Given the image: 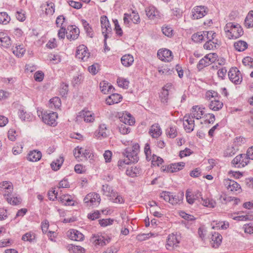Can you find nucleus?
<instances>
[{
    "mask_svg": "<svg viewBox=\"0 0 253 253\" xmlns=\"http://www.w3.org/2000/svg\"><path fill=\"white\" fill-rule=\"evenodd\" d=\"M204 31L199 32L192 36V40L195 42H201L203 41L205 36H204Z\"/></svg>",
    "mask_w": 253,
    "mask_h": 253,
    "instance_id": "nucleus-48",
    "label": "nucleus"
},
{
    "mask_svg": "<svg viewBox=\"0 0 253 253\" xmlns=\"http://www.w3.org/2000/svg\"><path fill=\"white\" fill-rule=\"evenodd\" d=\"M245 25L248 28L253 27V10L250 11L247 15Z\"/></svg>",
    "mask_w": 253,
    "mask_h": 253,
    "instance_id": "nucleus-43",
    "label": "nucleus"
},
{
    "mask_svg": "<svg viewBox=\"0 0 253 253\" xmlns=\"http://www.w3.org/2000/svg\"><path fill=\"white\" fill-rule=\"evenodd\" d=\"M162 129L158 124L152 125L149 130V134L153 138H157L162 135Z\"/></svg>",
    "mask_w": 253,
    "mask_h": 253,
    "instance_id": "nucleus-20",
    "label": "nucleus"
},
{
    "mask_svg": "<svg viewBox=\"0 0 253 253\" xmlns=\"http://www.w3.org/2000/svg\"><path fill=\"white\" fill-rule=\"evenodd\" d=\"M5 200L8 204L12 206L18 205L21 204L22 202L21 197L17 195L16 194H12V196H10L9 197L6 198Z\"/></svg>",
    "mask_w": 253,
    "mask_h": 253,
    "instance_id": "nucleus-32",
    "label": "nucleus"
},
{
    "mask_svg": "<svg viewBox=\"0 0 253 253\" xmlns=\"http://www.w3.org/2000/svg\"><path fill=\"white\" fill-rule=\"evenodd\" d=\"M234 46L237 51L241 52L245 50L248 48V44L247 42L240 40L235 42Z\"/></svg>",
    "mask_w": 253,
    "mask_h": 253,
    "instance_id": "nucleus-39",
    "label": "nucleus"
},
{
    "mask_svg": "<svg viewBox=\"0 0 253 253\" xmlns=\"http://www.w3.org/2000/svg\"><path fill=\"white\" fill-rule=\"evenodd\" d=\"M57 118V113L52 112L49 113H44L42 119L45 124L50 126H55L57 125L56 119Z\"/></svg>",
    "mask_w": 253,
    "mask_h": 253,
    "instance_id": "nucleus-11",
    "label": "nucleus"
},
{
    "mask_svg": "<svg viewBox=\"0 0 253 253\" xmlns=\"http://www.w3.org/2000/svg\"><path fill=\"white\" fill-rule=\"evenodd\" d=\"M206 7L204 6H197L195 7L192 11V19H198L205 16L207 14Z\"/></svg>",
    "mask_w": 253,
    "mask_h": 253,
    "instance_id": "nucleus-17",
    "label": "nucleus"
},
{
    "mask_svg": "<svg viewBox=\"0 0 253 253\" xmlns=\"http://www.w3.org/2000/svg\"><path fill=\"white\" fill-rule=\"evenodd\" d=\"M13 190V185L10 181H4L0 182V193L1 194L4 199L12 196Z\"/></svg>",
    "mask_w": 253,
    "mask_h": 253,
    "instance_id": "nucleus-7",
    "label": "nucleus"
},
{
    "mask_svg": "<svg viewBox=\"0 0 253 253\" xmlns=\"http://www.w3.org/2000/svg\"><path fill=\"white\" fill-rule=\"evenodd\" d=\"M101 201L100 195L95 192L87 194L84 199V203L87 206L95 207L98 206Z\"/></svg>",
    "mask_w": 253,
    "mask_h": 253,
    "instance_id": "nucleus-5",
    "label": "nucleus"
},
{
    "mask_svg": "<svg viewBox=\"0 0 253 253\" xmlns=\"http://www.w3.org/2000/svg\"><path fill=\"white\" fill-rule=\"evenodd\" d=\"M90 56L87 47L84 44L80 45L77 49L76 56L84 61H87Z\"/></svg>",
    "mask_w": 253,
    "mask_h": 253,
    "instance_id": "nucleus-9",
    "label": "nucleus"
},
{
    "mask_svg": "<svg viewBox=\"0 0 253 253\" xmlns=\"http://www.w3.org/2000/svg\"><path fill=\"white\" fill-rule=\"evenodd\" d=\"M82 22L87 35L90 38H92L93 37V32L89 23L85 20H82Z\"/></svg>",
    "mask_w": 253,
    "mask_h": 253,
    "instance_id": "nucleus-45",
    "label": "nucleus"
},
{
    "mask_svg": "<svg viewBox=\"0 0 253 253\" xmlns=\"http://www.w3.org/2000/svg\"><path fill=\"white\" fill-rule=\"evenodd\" d=\"M183 199V196L172 193V196L170 197V204L174 205L179 203Z\"/></svg>",
    "mask_w": 253,
    "mask_h": 253,
    "instance_id": "nucleus-51",
    "label": "nucleus"
},
{
    "mask_svg": "<svg viewBox=\"0 0 253 253\" xmlns=\"http://www.w3.org/2000/svg\"><path fill=\"white\" fill-rule=\"evenodd\" d=\"M58 199L64 206H74L75 204L72 196L69 194H63Z\"/></svg>",
    "mask_w": 253,
    "mask_h": 253,
    "instance_id": "nucleus-21",
    "label": "nucleus"
},
{
    "mask_svg": "<svg viewBox=\"0 0 253 253\" xmlns=\"http://www.w3.org/2000/svg\"><path fill=\"white\" fill-rule=\"evenodd\" d=\"M102 190L103 192V194L107 196L110 197L111 195H112V193L114 192L112 189L111 186L108 184H105L102 185Z\"/></svg>",
    "mask_w": 253,
    "mask_h": 253,
    "instance_id": "nucleus-60",
    "label": "nucleus"
},
{
    "mask_svg": "<svg viewBox=\"0 0 253 253\" xmlns=\"http://www.w3.org/2000/svg\"><path fill=\"white\" fill-rule=\"evenodd\" d=\"M42 156V154L41 151L33 150L28 153L27 159L29 161L37 162L41 159Z\"/></svg>",
    "mask_w": 253,
    "mask_h": 253,
    "instance_id": "nucleus-30",
    "label": "nucleus"
},
{
    "mask_svg": "<svg viewBox=\"0 0 253 253\" xmlns=\"http://www.w3.org/2000/svg\"><path fill=\"white\" fill-rule=\"evenodd\" d=\"M142 170L139 166L131 167L128 168L126 170V175L131 177H134L140 174Z\"/></svg>",
    "mask_w": 253,
    "mask_h": 253,
    "instance_id": "nucleus-25",
    "label": "nucleus"
},
{
    "mask_svg": "<svg viewBox=\"0 0 253 253\" xmlns=\"http://www.w3.org/2000/svg\"><path fill=\"white\" fill-rule=\"evenodd\" d=\"M203 201V205L208 208H214L215 205V202L209 198L203 199L201 198Z\"/></svg>",
    "mask_w": 253,
    "mask_h": 253,
    "instance_id": "nucleus-52",
    "label": "nucleus"
},
{
    "mask_svg": "<svg viewBox=\"0 0 253 253\" xmlns=\"http://www.w3.org/2000/svg\"><path fill=\"white\" fill-rule=\"evenodd\" d=\"M93 113L90 111H82L79 113L78 117L83 118L86 123H92L94 121Z\"/></svg>",
    "mask_w": 253,
    "mask_h": 253,
    "instance_id": "nucleus-26",
    "label": "nucleus"
},
{
    "mask_svg": "<svg viewBox=\"0 0 253 253\" xmlns=\"http://www.w3.org/2000/svg\"><path fill=\"white\" fill-rule=\"evenodd\" d=\"M223 106L222 102L218 99L211 100L209 104V108L213 111H218L221 110Z\"/></svg>",
    "mask_w": 253,
    "mask_h": 253,
    "instance_id": "nucleus-31",
    "label": "nucleus"
},
{
    "mask_svg": "<svg viewBox=\"0 0 253 253\" xmlns=\"http://www.w3.org/2000/svg\"><path fill=\"white\" fill-rule=\"evenodd\" d=\"M163 33L168 37H171L173 35V31L170 26L167 25L162 28Z\"/></svg>",
    "mask_w": 253,
    "mask_h": 253,
    "instance_id": "nucleus-54",
    "label": "nucleus"
},
{
    "mask_svg": "<svg viewBox=\"0 0 253 253\" xmlns=\"http://www.w3.org/2000/svg\"><path fill=\"white\" fill-rule=\"evenodd\" d=\"M250 162V160L246 154L237 155L232 161V164L235 168H241L247 166Z\"/></svg>",
    "mask_w": 253,
    "mask_h": 253,
    "instance_id": "nucleus-8",
    "label": "nucleus"
},
{
    "mask_svg": "<svg viewBox=\"0 0 253 253\" xmlns=\"http://www.w3.org/2000/svg\"><path fill=\"white\" fill-rule=\"evenodd\" d=\"M199 196H201V193L197 192L196 194L194 195L191 191L188 189L186 192V198L187 202L190 204H193L196 199L199 198Z\"/></svg>",
    "mask_w": 253,
    "mask_h": 253,
    "instance_id": "nucleus-37",
    "label": "nucleus"
},
{
    "mask_svg": "<svg viewBox=\"0 0 253 253\" xmlns=\"http://www.w3.org/2000/svg\"><path fill=\"white\" fill-rule=\"evenodd\" d=\"M121 61L123 66L128 67L132 65L134 62V58L130 54H125L121 57Z\"/></svg>",
    "mask_w": 253,
    "mask_h": 253,
    "instance_id": "nucleus-28",
    "label": "nucleus"
},
{
    "mask_svg": "<svg viewBox=\"0 0 253 253\" xmlns=\"http://www.w3.org/2000/svg\"><path fill=\"white\" fill-rule=\"evenodd\" d=\"M204 108L199 107L198 106H194L192 108L191 114L189 115L193 119H200L204 114Z\"/></svg>",
    "mask_w": 253,
    "mask_h": 253,
    "instance_id": "nucleus-22",
    "label": "nucleus"
},
{
    "mask_svg": "<svg viewBox=\"0 0 253 253\" xmlns=\"http://www.w3.org/2000/svg\"><path fill=\"white\" fill-rule=\"evenodd\" d=\"M184 166L185 163L184 162H179L171 164L166 167H163L161 169L163 171L172 173L181 170Z\"/></svg>",
    "mask_w": 253,
    "mask_h": 253,
    "instance_id": "nucleus-14",
    "label": "nucleus"
},
{
    "mask_svg": "<svg viewBox=\"0 0 253 253\" xmlns=\"http://www.w3.org/2000/svg\"><path fill=\"white\" fill-rule=\"evenodd\" d=\"M82 156L86 159H92L93 158V154L92 151L90 149H84L83 148Z\"/></svg>",
    "mask_w": 253,
    "mask_h": 253,
    "instance_id": "nucleus-61",
    "label": "nucleus"
},
{
    "mask_svg": "<svg viewBox=\"0 0 253 253\" xmlns=\"http://www.w3.org/2000/svg\"><path fill=\"white\" fill-rule=\"evenodd\" d=\"M224 183L229 191L239 193L242 191L240 185L233 180L226 179L224 181Z\"/></svg>",
    "mask_w": 253,
    "mask_h": 253,
    "instance_id": "nucleus-12",
    "label": "nucleus"
},
{
    "mask_svg": "<svg viewBox=\"0 0 253 253\" xmlns=\"http://www.w3.org/2000/svg\"><path fill=\"white\" fill-rule=\"evenodd\" d=\"M22 240L30 243L34 242L36 240V235L33 232H28L22 236Z\"/></svg>",
    "mask_w": 253,
    "mask_h": 253,
    "instance_id": "nucleus-44",
    "label": "nucleus"
},
{
    "mask_svg": "<svg viewBox=\"0 0 253 253\" xmlns=\"http://www.w3.org/2000/svg\"><path fill=\"white\" fill-rule=\"evenodd\" d=\"M222 237L217 232L212 233L211 237V244L213 248H217L221 244Z\"/></svg>",
    "mask_w": 253,
    "mask_h": 253,
    "instance_id": "nucleus-27",
    "label": "nucleus"
},
{
    "mask_svg": "<svg viewBox=\"0 0 253 253\" xmlns=\"http://www.w3.org/2000/svg\"><path fill=\"white\" fill-rule=\"evenodd\" d=\"M66 248L70 253H84L85 252L84 248L73 244H68L66 246Z\"/></svg>",
    "mask_w": 253,
    "mask_h": 253,
    "instance_id": "nucleus-34",
    "label": "nucleus"
},
{
    "mask_svg": "<svg viewBox=\"0 0 253 253\" xmlns=\"http://www.w3.org/2000/svg\"><path fill=\"white\" fill-rule=\"evenodd\" d=\"M19 118L22 121L25 122H31L34 120V117L32 114L27 113L23 110H19L18 112Z\"/></svg>",
    "mask_w": 253,
    "mask_h": 253,
    "instance_id": "nucleus-29",
    "label": "nucleus"
},
{
    "mask_svg": "<svg viewBox=\"0 0 253 253\" xmlns=\"http://www.w3.org/2000/svg\"><path fill=\"white\" fill-rule=\"evenodd\" d=\"M157 56L159 59L164 62H170L173 59L172 52L166 48L160 49L158 51Z\"/></svg>",
    "mask_w": 253,
    "mask_h": 253,
    "instance_id": "nucleus-13",
    "label": "nucleus"
},
{
    "mask_svg": "<svg viewBox=\"0 0 253 253\" xmlns=\"http://www.w3.org/2000/svg\"><path fill=\"white\" fill-rule=\"evenodd\" d=\"M117 83L119 86L124 88H127L129 83L127 80L121 78L117 79Z\"/></svg>",
    "mask_w": 253,
    "mask_h": 253,
    "instance_id": "nucleus-57",
    "label": "nucleus"
},
{
    "mask_svg": "<svg viewBox=\"0 0 253 253\" xmlns=\"http://www.w3.org/2000/svg\"><path fill=\"white\" fill-rule=\"evenodd\" d=\"M110 200L115 203L124 204L125 200L124 198L118 193L114 192L112 193V195L110 196Z\"/></svg>",
    "mask_w": 253,
    "mask_h": 253,
    "instance_id": "nucleus-40",
    "label": "nucleus"
},
{
    "mask_svg": "<svg viewBox=\"0 0 253 253\" xmlns=\"http://www.w3.org/2000/svg\"><path fill=\"white\" fill-rule=\"evenodd\" d=\"M167 136L170 138H174L177 135V131L176 126H170L166 130Z\"/></svg>",
    "mask_w": 253,
    "mask_h": 253,
    "instance_id": "nucleus-47",
    "label": "nucleus"
},
{
    "mask_svg": "<svg viewBox=\"0 0 253 253\" xmlns=\"http://www.w3.org/2000/svg\"><path fill=\"white\" fill-rule=\"evenodd\" d=\"M114 221V219L111 218L102 219L98 220L99 224L103 227L113 224Z\"/></svg>",
    "mask_w": 253,
    "mask_h": 253,
    "instance_id": "nucleus-56",
    "label": "nucleus"
},
{
    "mask_svg": "<svg viewBox=\"0 0 253 253\" xmlns=\"http://www.w3.org/2000/svg\"><path fill=\"white\" fill-rule=\"evenodd\" d=\"M224 30L229 39H236L243 35L242 27L237 23L229 22L226 24Z\"/></svg>",
    "mask_w": 253,
    "mask_h": 253,
    "instance_id": "nucleus-1",
    "label": "nucleus"
},
{
    "mask_svg": "<svg viewBox=\"0 0 253 253\" xmlns=\"http://www.w3.org/2000/svg\"><path fill=\"white\" fill-rule=\"evenodd\" d=\"M180 239V236L177 233L169 234L167 239L166 248L169 250H172L178 246Z\"/></svg>",
    "mask_w": 253,
    "mask_h": 253,
    "instance_id": "nucleus-6",
    "label": "nucleus"
},
{
    "mask_svg": "<svg viewBox=\"0 0 253 253\" xmlns=\"http://www.w3.org/2000/svg\"><path fill=\"white\" fill-rule=\"evenodd\" d=\"M65 19L66 18L63 15L58 16L56 19V24L57 27L66 28V25H64Z\"/></svg>",
    "mask_w": 253,
    "mask_h": 253,
    "instance_id": "nucleus-63",
    "label": "nucleus"
},
{
    "mask_svg": "<svg viewBox=\"0 0 253 253\" xmlns=\"http://www.w3.org/2000/svg\"><path fill=\"white\" fill-rule=\"evenodd\" d=\"M155 234L152 233L139 234L136 236V239L139 241H143L149 239L151 237L154 236Z\"/></svg>",
    "mask_w": 253,
    "mask_h": 253,
    "instance_id": "nucleus-53",
    "label": "nucleus"
},
{
    "mask_svg": "<svg viewBox=\"0 0 253 253\" xmlns=\"http://www.w3.org/2000/svg\"><path fill=\"white\" fill-rule=\"evenodd\" d=\"M11 45V41L9 37L3 32H0V46L7 48Z\"/></svg>",
    "mask_w": 253,
    "mask_h": 253,
    "instance_id": "nucleus-19",
    "label": "nucleus"
},
{
    "mask_svg": "<svg viewBox=\"0 0 253 253\" xmlns=\"http://www.w3.org/2000/svg\"><path fill=\"white\" fill-rule=\"evenodd\" d=\"M132 147L126 148L123 154L124 157L127 158V160L130 164L137 163L139 160L138 153L140 152V146L137 143H133Z\"/></svg>",
    "mask_w": 253,
    "mask_h": 253,
    "instance_id": "nucleus-2",
    "label": "nucleus"
},
{
    "mask_svg": "<svg viewBox=\"0 0 253 253\" xmlns=\"http://www.w3.org/2000/svg\"><path fill=\"white\" fill-rule=\"evenodd\" d=\"M100 212L98 210L94 211L87 214V218L91 220H94L100 217Z\"/></svg>",
    "mask_w": 253,
    "mask_h": 253,
    "instance_id": "nucleus-62",
    "label": "nucleus"
},
{
    "mask_svg": "<svg viewBox=\"0 0 253 253\" xmlns=\"http://www.w3.org/2000/svg\"><path fill=\"white\" fill-rule=\"evenodd\" d=\"M100 23L102 34L105 36V34H108V35H109L110 34H111L112 28L109 20L106 16L103 15L101 17Z\"/></svg>",
    "mask_w": 253,
    "mask_h": 253,
    "instance_id": "nucleus-15",
    "label": "nucleus"
},
{
    "mask_svg": "<svg viewBox=\"0 0 253 253\" xmlns=\"http://www.w3.org/2000/svg\"><path fill=\"white\" fill-rule=\"evenodd\" d=\"M68 236L70 239L76 241H83L84 238V235L81 232L75 229L70 230Z\"/></svg>",
    "mask_w": 253,
    "mask_h": 253,
    "instance_id": "nucleus-23",
    "label": "nucleus"
},
{
    "mask_svg": "<svg viewBox=\"0 0 253 253\" xmlns=\"http://www.w3.org/2000/svg\"><path fill=\"white\" fill-rule=\"evenodd\" d=\"M183 126L186 132L190 133L194 130L195 127L194 121L190 115H186L184 116Z\"/></svg>",
    "mask_w": 253,
    "mask_h": 253,
    "instance_id": "nucleus-16",
    "label": "nucleus"
},
{
    "mask_svg": "<svg viewBox=\"0 0 253 253\" xmlns=\"http://www.w3.org/2000/svg\"><path fill=\"white\" fill-rule=\"evenodd\" d=\"M109 130L105 124H100L98 129L95 132L94 135L98 139L106 138L108 136Z\"/></svg>",
    "mask_w": 253,
    "mask_h": 253,
    "instance_id": "nucleus-18",
    "label": "nucleus"
},
{
    "mask_svg": "<svg viewBox=\"0 0 253 253\" xmlns=\"http://www.w3.org/2000/svg\"><path fill=\"white\" fill-rule=\"evenodd\" d=\"M11 18L5 12H0V24L7 25L10 21Z\"/></svg>",
    "mask_w": 253,
    "mask_h": 253,
    "instance_id": "nucleus-46",
    "label": "nucleus"
},
{
    "mask_svg": "<svg viewBox=\"0 0 253 253\" xmlns=\"http://www.w3.org/2000/svg\"><path fill=\"white\" fill-rule=\"evenodd\" d=\"M211 225L213 229L225 230L229 227V224L227 221H214Z\"/></svg>",
    "mask_w": 253,
    "mask_h": 253,
    "instance_id": "nucleus-36",
    "label": "nucleus"
},
{
    "mask_svg": "<svg viewBox=\"0 0 253 253\" xmlns=\"http://www.w3.org/2000/svg\"><path fill=\"white\" fill-rule=\"evenodd\" d=\"M61 105V100L58 97H53L49 100V106L52 109H59Z\"/></svg>",
    "mask_w": 253,
    "mask_h": 253,
    "instance_id": "nucleus-42",
    "label": "nucleus"
},
{
    "mask_svg": "<svg viewBox=\"0 0 253 253\" xmlns=\"http://www.w3.org/2000/svg\"><path fill=\"white\" fill-rule=\"evenodd\" d=\"M170 86L169 84H167L163 87V91L162 92L161 98L163 102H167L168 99L169 91L168 88Z\"/></svg>",
    "mask_w": 253,
    "mask_h": 253,
    "instance_id": "nucleus-50",
    "label": "nucleus"
},
{
    "mask_svg": "<svg viewBox=\"0 0 253 253\" xmlns=\"http://www.w3.org/2000/svg\"><path fill=\"white\" fill-rule=\"evenodd\" d=\"M25 49L23 48L22 45H18L16 46L13 49V53L18 57H21L25 54Z\"/></svg>",
    "mask_w": 253,
    "mask_h": 253,
    "instance_id": "nucleus-49",
    "label": "nucleus"
},
{
    "mask_svg": "<svg viewBox=\"0 0 253 253\" xmlns=\"http://www.w3.org/2000/svg\"><path fill=\"white\" fill-rule=\"evenodd\" d=\"M228 76L229 80L234 84H240L243 81L242 74L238 68L232 67L230 69Z\"/></svg>",
    "mask_w": 253,
    "mask_h": 253,
    "instance_id": "nucleus-4",
    "label": "nucleus"
},
{
    "mask_svg": "<svg viewBox=\"0 0 253 253\" xmlns=\"http://www.w3.org/2000/svg\"><path fill=\"white\" fill-rule=\"evenodd\" d=\"M80 35L79 29L74 25H69L66 30V37L70 41L77 39Z\"/></svg>",
    "mask_w": 253,
    "mask_h": 253,
    "instance_id": "nucleus-10",
    "label": "nucleus"
},
{
    "mask_svg": "<svg viewBox=\"0 0 253 253\" xmlns=\"http://www.w3.org/2000/svg\"><path fill=\"white\" fill-rule=\"evenodd\" d=\"M211 64V60L207 56L201 59L198 62L197 68L200 71L204 67L209 66Z\"/></svg>",
    "mask_w": 253,
    "mask_h": 253,
    "instance_id": "nucleus-41",
    "label": "nucleus"
},
{
    "mask_svg": "<svg viewBox=\"0 0 253 253\" xmlns=\"http://www.w3.org/2000/svg\"><path fill=\"white\" fill-rule=\"evenodd\" d=\"M158 72L161 75H172L173 73H174V69H170L168 67H165V68H160L158 69Z\"/></svg>",
    "mask_w": 253,
    "mask_h": 253,
    "instance_id": "nucleus-55",
    "label": "nucleus"
},
{
    "mask_svg": "<svg viewBox=\"0 0 253 253\" xmlns=\"http://www.w3.org/2000/svg\"><path fill=\"white\" fill-rule=\"evenodd\" d=\"M243 64L250 68H253V58L250 56H247L243 58Z\"/></svg>",
    "mask_w": 253,
    "mask_h": 253,
    "instance_id": "nucleus-64",
    "label": "nucleus"
},
{
    "mask_svg": "<svg viewBox=\"0 0 253 253\" xmlns=\"http://www.w3.org/2000/svg\"><path fill=\"white\" fill-rule=\"evenodd\" d=\"M220 44L218 43V40L207 41L204 44V48L207 50H213L219 47Z\"/></svg>",
    "mask_w": 253,
    "mask_h": 253,
    "instance_id": "nucleus-38",
    "label": "nucleus"
},
{
    "mask_svg": "<svg viewBox=\"0 0 253 253\" xmlns=\"http://www.w3.org/2000/svg\"><path fill=\"white\" fill-rule=\"evenodd\" d=\"M122 99V97L120 94L113 93L106 98V102L107 104L111 105L120 102Z\"/></svg>",
    "mask_w": 253,
    "mask_h": 253,
    "instance_id": "nucleus-24",
    "label": "nucleus"
},
{
    "mask_svg": "<svg viewBox=\"0 0 253 253\" xmlns=\"http://www.w3.org/2000/svg\"><path fill=\"white\" fill-rule=\"evenodd\" d=\"M145 12L147 16L151 19H153L159 16V11L153 6L146 8Z\"/></svg>",
    "mask_w": 253,
    "mask_h": 253,
    "instance_id": "nucleus-33",
    "label": "nucleus"
},
{
    "mask_svg": "<svg viewBox=\"0 0 253 253\" xmlns=\"http://www.w3.org/2000/svg\"><path fill=\"white\" fill-rule=\"evenodd\" d=\"M111 238L103 236L100 233L93 234L90 242L96 248H100L107 245L111 241Z\"/></svg>",
    "mask_w": 253,
    "mask_h": 253,
    "instance_id": "nucleus-3",
    "label": "nucleus"
},
{
    "mask_svg": "<svg viewBox=\"0 0 253 253\" xmlns=\"http://www.w3.org/2000/svg\"><path fill=\"white\" fill-rule=\"evenodd\" d=\"M206 98L208 99H211L213 98L214 99H218L219 97L218 93L213 90H208L206 92Z\"/></svg>",
    "mask_w": 253,
    "mask_h": 253,
    "instance_id": "nucleus-58",
    "label": "nucleus"
},
{
    "mask_svg": "<svg viewBox=\"0 0 253 253\" xmlns=\"http://www.w3.org/2000/svg\"><path fill=\"white\" fill-rule=\"evenodd\" d=\"M204 36L206 38L207 41H215L216 33L213 31H204Z\"/></svg>",
    "mask_w": 253,
    "mask_h": 253,
    "instance_id": "nucleus-59",
    "label": "nucleus"
},
{
    "mask_svg": "<svg viewBox=\"0 0 253 253\" xmlns=\"http://www.w3.org/2000/svg\"><path fill=\"white\" fill-rule=\"evenodd\" d=\"M120 120L124 123L123 125L132 126L135 123L134 119L130 113H126L125 115H124L120 118Z\"/></svg>",
    "mask_w": 253,
    "mask_h": 253,
    "instance_id": "nucleus-35",
    "label": "nucleus"
}]
</instances>
